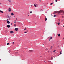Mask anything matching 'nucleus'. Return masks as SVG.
<instances>
[{"label":"nucleus","mask_w":64,"mask_h":64,"mask_svg":"<svg viewBox=\"0 0 64 64\" xmlns=\"http://www.w3.org/2000/svg\"><path fill=\"white\" fill-rule=\"evenodd\" d=\"M61 12H62L63 13V14H64V11L63 10H60L59 12V13H60Z\"/></svg>","instance_id":"obj_1"},{"label":"nucleus","mask_w":64,"mask_h":64,"mask_svg":"<svg viewBox=\"0 0 64 64\" xmlns=\"http://www.w3.org/2000/svg\"><path fill=\"white\" fill-rule=\"evenodd\" d=\"M11 11V8H9L8 9V12H10Z\"/></svg>","instance_id":"obj_2"},{"label":"nucleus","mask_w":64,"mask_h":64,"mask_svg":"<svg viewBox=\"0 0 64 64\" xmlns=\"http://www.w3.org/2000/svg\"><path fill=\"white\" fill-rule=\"evenodd\" d=\"M7 27L8 28H10V26L8 24L7 25Z\"/></svg>","instance_id":"obj_3"},{"label":"nucleus","mask_w":64,"mask_h":64,"mask_svg":"<svg viewBox=\"0 0 64 64\" xmlns=\"http://www.w3.org/2000/svg\"><path fill=\"white\" fill-rule=\"evenodd\" d=\"M15 30L16 31H18V28H16L15 29Z\"/></svg>","instance_id":"obj_4"},{"label":"nucleus","mask_w":64,"mask_h":64,"mask_svg":"<svg viewBox=\"0 0 64 64\" xmlns=\"http://www.w3.org/2000/svg\"><path fill=\"white\" fill-rule=\"evenodd\" d=\"M33 52V50H30L28 51V52Z\"/></svg>","instance_id":"obj_5"},{"label":"nucleus","mask_w":64,"mask_h":64,"mask_svg":"<svg viewBox=\"0 0 64 64\" xmlns=\"http://www.w3.org/2000/svg\"><path fill=\"white\" fill-rule=\"evenodd\" d=\"M8 18L7 19V20H6V21H9V20H10V18Z\"/></svg>","instance_id":"obj_6"},{"label":"nucleus","mask_w":64,"mask_h":64,"mask_svg":"<svg viewBox=\"0 0 64 64\" xmlns=\"http://www.w3.org/2000/svg\"><path fill=\"white\" fill-rule=\"evenodd\" d=\"M11 14L12 16H13V15H14V14H13V13H11Z\"/></svg>","instance_id":"obj_7"},{"label":"nucleus","mask_w":64,"mask_h":64,"mask_svg":"<svg viewBox=\"0 0 64 64\" xmlns=\"http://www.w3.org/2000/svg\"><path fill=\"white\" fill-rule=\"evenodd\" d=\"M7 23L8 24H10V22L9 21H7Z\"/></svg>","instance_id":"obj_8"},{"label":"nucleus","mask_w":64,"mask_h":64,"mask_svg":"<svg viewBox=\"0 0 64 64\" xmlns=\"http://www.w3.org/2000/svg\"><path fill=\"white\" fill-rule=\"evenodd\" d=\"M13 33H14V32H13V31H10V33H11V34Z\"/></svg>","instance_id":"obj_9"},{"label":"nucleus","mask_w":64,"mask_h":64,"mask_svg":"<svg viewBox=\"0 0 64 64\" xmlns=\"http://www.w3.org/2000/svg\"><path fill=\"white\" fill-rule=\"evenodd\" d=\"M0 13H3V12L2 11V10H0Z\"/></svg>","instance_id":"obj_10"},{"label":"nucleus","mask_w":64,"mask_h":64,"mask_svg":"<svg viewBox=\"0 0 64 64\" xmlns=\"http://www.w3.org/2000/svg\"><path fill=\"white\" fill-rule=\"evenodd\" d=\"M58 37H60V34H58Z\"/></svg>","instance_id":"obj_11"},{"label":"nucleus","mask_w":64,"mask_h":64,"mask_svg":"<svg viewBox=\"0 0 64 64\" xmlns=\"http://www.w3.org/2000/svg\"><path fill=\"white\" fill-rule=\"evenodd\" d=\"M35 4H34V6L35 7H36V5Z\"/></svg>","instance_id":"obj_12"},{"label":"nucleus","mask_w":64,"mask_h":64,"mask_svg":"<svg viewBox=\"0 0 64 64\" xmlns=\"http://www.w3.org/2000/svg\"><path fill=\"white\" fill-rule=\"evenodd\" d=\"M7 18H10V17L9 16H8L7 17Z\"/></svg>","instance_id":"obj_13"},{"label":"nucleus","mask_w":64,"mask_h":64,"mask_svg":"<svg viewBox=\"0 0 64 64\" xmlns=\"http://www.w3.org/2000/svg\"><path fill=\"white\" fill-rule=\"evenodd\" d=\"M45 20L46 21H47V18H45Z\"/></svg>","instance_id":"obj_14"},{"label":"nucleus","mask_w":64,"mask_h":64,"mask_svg":"<svg viewBox=\"0 0 64 64\" xmlns=\"http://www.w3.org/2000/svg\"><path fill=\"white\" fill-rule=\"evenodd\" d=\"M58 25H60V22H58Z\"/></svg>","instance_id":"obj_15"},{"label":"nucleus","mask_w":64,"mask_h":64,"mask_svg":"<svg viewBox=\"0 0 64 64\" xmlns=\"http://www.w3.org/2000/svg\"><path fill=\"white\" fill-rule=\"evenodd\" d=\"M27 32H28V31L27 30V31L26 32H24V33H27Z\"/></svg>","instance_id":"obj_16"},{"label":"nucleus","mask_w":64,"mask_h":64,"mask_svg":"<svg viewBox=\"0 0 64 64\" xmlns=\"http://www.w3.org/2000/svg\"><path fill=\"white\" fill-rule=\"evenodd\" d=\"M55 51H56V50H54V51L53 52H54V53H55Z\"/></svg>","instance_id":"obj_17"},{"label":"nucleus","mask_w":64,"mask_h":64,"mask_svg":"<svg viewBox=\"0 0 64 64\" xmlns=\"http://www.w3.org/2000/svg\"><path fill=\"white\" fill-rule=\"evenodd\" d=\"M16 24H14V27H16Z\"/></svg>","instance_id":"obj_18"},{"label":"nucleus","mask_w":64,"mask_h":64,"mask_svg":"<svg viewBox=\"0 0 64 64\" xmlns=\"http://www.w3.org/2000/svg\"><path fill=\"white\" fill-rule=\"evenodd\" d=\"M30 13H32V12L31 11L30 12Z\"/></svg>","instance_id":"obj_19"},{"label":"nucleus","mask_w":64,"mask_h":64,"mask_svg":"<svg viewBox=\"0 0 64 64\" xmlns=\"http://www.w3.org/2000/svg\"><path fill=\"white\" fill-rule=\"evenodd\" d=\"M54 16V17H55V16H56V15H55V14H54V16Z\"/></svg>","instance_id":"obj_20"},{"label":"nucleus","mask_w":64,"mask_h":64,"mask_svg":"<svg viewBox=\"0 0 64 64\" xmlns=\"http://www.w3.org/2000/svg\"><path fill=\"white\" fill-rule=\"evenodd\" d=\"M53 4V3H51L50 4V5H52Z\"/></svg>","instance_id":"obj_21"},{"label":"nucleus","mask_w":64,"mask_h":64,"mask_svg":"<svg viewBox=\"0 0 64 64\" xmlns=\"http://www.w3.org/2000/svg\"><path fill=\"white\" fill-rule=\"evenodd\" d=\"M24 30H26V28H25Z\"/></svg>","instance_id":"obj_22"},{"label":"nucleus","mask_w":64,"mask_h":64,"mask_svg":"<svg viewBox=\"0 0 64 64\" xmlns=\"http://www.w3.org/2000/svg\"><path fill=\"white\" fill-rule=\"evenodd\" d=\"M7 45H9V43H8L7 44Z\"/></svg>","instance_id":"obj_23"},{"label":"nucleus","mask_w":64,"mask_h":64,"mask_svg":"<svg viewBox=\"0 0 64 64\" xmlns=\"http://www.w3.org/2000/svg\"><path fill=\"white\" fill-rule=\"evenodd\" d=\"M56 2H57V0H56Z\"/></svg>","instance_id":"obj_24"},{"label":"nucleus","mask_w":64,"mask_h":64,"mask_svg":"<svg viewBox=\"0 0 64 64\" xmlns=\"http://www.w3.org/2000/svg\"><path fill=\"white\" fill-rule=\"evenodd\" d=\"M51 59L52 60L53 59V58H51Z\"/></svg>","instance_id":"obj_25"},{"label":"nucleus","mask_w":64,"mask_h":64,"mask_svg":"<svg viewBox=\"0 0 64 64\" xmlns=\"http://www.w3.org/2000/svg\"><path fill=\"white\" fill-rule=\"evenodd\" d=\"M8 1H9V2H11V0H8Z\"/></svg>","instance_id":"obj_26"},{"label":"nucleus","mask_w":64,"mask_h":64,"mask_svg":"<svg viewBox=\"0 0 64 64\" xmlns=\"http://www.w3.org/2000/svg\"><path fill=\"white\" fill-rule=\"evenodd\" d=\"M62 54V52H60V54Z\"/></svg>","instance_id":"obj_27"},{"label":"nucleus","mask_w":64,"mask_h":64,"mask_svg":"<svg viewBox=\"0 0 64 64\" xmlns=\"http://www.w3.org/2000/svg\"><path fill=\"white\" fill-rule=\"evenodd\" d=\"M50 39H52V37H51V38H50Z\"/></svg>","instance_id":"obj_28"},{"label":"nucleus","mask_w":64,"mask_h":64,"mask_svg":"<svg viewBox=\"0 0 64 64\" xmlns=\"http://www.w3.org/2000/svg\"><path fill=\"white\" fill-rule=\"evenodd\" d=\"M40 1V2H41V0H39Z\"/></svg>","instance_id":"obj_29"},{"label":"nucleus","mask_w":64,"mask_h":64,"mask_svg":"<svg viewBox=\"0 0 64 64\" xmlns=\"http://www.w3.org/2000/svg\"><path fill=\"white\" fill-rule=\"evenodd\" d=\"M36 6H38V4H36Z\"/></svg>","instance_id":"obj_30"},{"label":"nucleus","mask_w":64,"mask_h":64,"mask_svg":"<svg viewBox=\"0 0 64 64\" xmlns=\"http://www.w3.org/2000/svg\"><path fill=\"white\" fill-rule=\"evenodd\" d=\"M41 11H43V10H41Z\"/></svg>","instance_id":"obj_31"},{"label":"nucleus","mask_w":64,"mask_h":64,"mask_svg":"<svg viewBox=\"0 0 64 64\" xmlns=\"http://www.w3.org/2000/svg\"><path fill=\"white\" fill-rule=\"evenodd\" d=\"M14 44V42H13V44Z\"/></svg>","instance_id":"obj_32"},{"label":"nucleus","mask_w":64,"mask_h":64,"mask_svg":"<svg viewBox=\"0 0 64 64\" xmlns=\"http://www.w3.org/2000/svg\"><path fill=\"white\" fill-rule=\"evenodd\" d=\"M29 16V15H28V16Z\"/></svg>","instance_id":"obj_33"},{"label":"nucleus","mask_w":64,"mask_h":64,"mask_svg":"<svg viewBox=\"0 0 64 64\" xmlns=\"http://www.w3.org/2000/svg\"><path fill=\"white\" fill-rule=\"evenodd\" d=\"M11 24L12 25V23Z\"/></svg>","instance_id":"obj_34"},{"label":"nucleus","mask_w":64,"mask_h":64,"mask_svg":"<svg viewBox=\"0 0 64 64\" xmlns=\"http://www.w3.org/2000/svg\"><path fill=\"white\" fill-rule=\"evenodd\" d=\"M17 19H17V18L16 19V20H17Z\"/></svg>","instance_id":"obj_35"},{"label":"nucleus","mask_w":64,"mask_h":64,"mask_svg":"<svg viewBox=\"0 0 64 64\" xmlns=\"http://www.w3.org/2000/svg\"><path fill=\"white\" fill-rule=\"evenodd\" d=\"M57 13V12H55V13Z\"/></svg>","instance_id":"obj_36"},{"label":"nucleus","mask_w":64,"mask_h":64,"mask_svg":"<svg viewBox=\"0 0 64 64\" xmlns=\"http://www.w3.org/2000/svg\"><path fill=\"white\" fill-rule=\"evenodd\" d=\"M31 6H32V5H31Z\"/></svg>","instance_id":"obj_37"},{"label":"nucleus","mask_w":64,"mask_h":64,"mask_svg":"<svg viewBox=\"0 0 64 64\" xmlns=\"http://www.w3.org/2000/svg\"><path fill=\"white\" fill-rule=\"evenodd\" d=\"M52 46L51 47V48H52Z\"/></svg>","instance_id":"obj_38"},{"label":"nucleus","mask_w":64,"mask_h":64,"mask_svg":"<svg viewBox=\"0 0 64 64\" xmlns=\"http://www.w3.org/2000/svg\"><path fill=\"white\" fill-rule=\"evenodd\" d=\"M58 20H59V21H60V20H59V19H58Z\"/></svg>","instance_id":"obj_39"},{"label":"nucleus","mask_w":64,"mask_h":64,"mask_svg":"<svg viewBox=\"0 0 64 64\" xmlns=\"http://www.w3.org/2000/svg\"><path fill=\"white\" fill-rule=\"evenodd\" d=\"M49 41H50V40H49Z\"/></svg>","instance_id":"obj_40"},{"label":"nucleus","mask_w":64,"mask_h":64,"mask_svg":"<svg viewBox=\"0 0 64 64\" xmlns=\"http://www.w3.org/2000/svg\"><path fill=\"white\" fill-rule=\"evenodd\" d=\"M43 45H44V44H43Z\"/></svg>","instance_id":"obj_41"},{"label":"nucleus","mask_w":64,"mask_h":64,"mask_svg":"<svg viewBox=\"0 0 64 64\" xmlns=\"http://www.w3.org/2000/svg\"><path fill=\"white\" fill-rule=\"evenodd\" d=\"M0 4H1L0 3Z\"/></svg>","instance_id":"obj_42"},{"label":"nucleus","mask_w":64,"mask_h":64,"mask_svg":"<svg viewBox=\"0 0 64 64\" xmlns=\"http://www.w3.org/2000/svg\"><path fill=\"white\" fill-rule=\"evenodd\" d=\"M63 27H64V26Z\"/></svg>","instance_id":"obj_43"},{"label":"nucleus","mask_w":64,"mask_h":64,"mask_svg":"<svg viewBox=\"0 0 64 64\" xmlns=\"http://www.w3.org/2000/svg\"><path fill=\"white\" fill-rule=\"evenodd\" d=\"M14 23H16V22H14Z\"/></svg>","instance_id":"obj_44"},{"label":"nucleus","mask_w":64,"mask_h":64,"mask_svg":"<svg viewBox=\"0 0 64 64\" xmlns=\"http://www.w3.org/2000/svg\"><path fill=\"white\" fill-rule=\"evenodd\" d=\"M29 23H30V22H29Z\"/></svg>","instance_id":"obj_45"}]
</instances>
